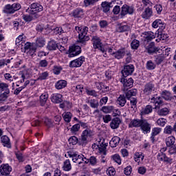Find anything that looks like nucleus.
I'll return each mask as SVG.
<instances>
[{
    "label": "nucleus",
    "instance_id": "obj_50",
    "mask_svg": "<svg viewBox=\"0 0 176 176\" xmlns=\"http://www.w3.org/2000/svg\"><path fill=\"white\" fill-rule=\"evenodd\" d=\"M129 30H130V28H129V25H124L118 26L117 31L118 32H124L126 31H129Z\"/></svg>",
    "mask_w": 176,
    "mask_h": 176
},
{
    "label": "nucleus",
    "instance_id": "obj_53",
    "mask_svg": "<svg viewBox=\"0 0 176 176\" xmlns=\"http://www.w3.org/2000/svg\"><path fill=\"white\" fill-rule=\"evenodd\" d=\"M80 129V124H76L71 128L72 133H76L79 131V129Z\"/></svg>",
    "mask_w": 176,
    "mask_h": 176
},
{
    "label": "nucleus",
    "instance_id": "obj_29",
    "mask_svg": "<svg viewBox=\"0 0 176 176\" xmlns=\"http://www.w3.org/2000/svg\"><path fill=\"white\" fill-rule=\"evenodd\" d=\"M160 131H162V129L161 128H154L152 130V133H151V140L152 141V142H155V136L157 135V134H160Z\"/></svg>",
    "mask_w": 176,
    "mask_h": 176
},
{
    "label": "nucleus",
    "instance_id": "obj_34",
    "mask_svg": "<svg viewBox=\"0 0 176 176\" xmlns=\"http://www.w3.org/2000/svg\"><path fill=\"white\" fill-rule=\"evenodd\" d=\"M157 157V160H159L160 162H170V158L167 157L166 156V154L162 152L158 153Z\"/></svg>",
    "mask_w": 176,
    "mask_h": 176
},
{
    "label": "nucleus",
    "instance_id": "obj_10",
    "mask_svg": "<svg viewBox=\"0 0 176 176\" xmlns=\"http://www.w3.org/2000/svg\"><path fill=\"white\" fill-rule=\"evenodd\" d=\"M134 13V8L127 5H124L122 7L121 16H126V14H133Z\"/></svg>",
    "mask_w": 176,
    "mask_h": 176
},
{
    "label": "nucleus",
    "instance_id": "obj_25",
    "mask_svg": "<svg viewBox=\"0 0 176 176\" xmlns=\"http://www.w3.org/2000/svg\"><path fill=\"white\" fill-rule=\"evenodd\" d=\"M111 5H112V3H109L107 1L102 3L101 6L104 13H108V12H109V10L111 9Z\"/></svg>",
    "mask_w": 176,
    "mask_h": 176
},
{
    "label": "nucleus",
    "instance_id": "obj_59",
    "mask_svg": "<svg viewBox=\"0 0 176 176\" xmlns=\"http://www.w3.org/2000/svg\"><path fill=\"white\" fill-rule=\"evenodd\" d=\"M96 2H98V0H85L84 3L85 6H89V5H94Z\"/></svg>",
    "mask_w": 176,
    "mask_h": 176
},
{
    "label": "nucleus",
    "instance_id": "obj_56",
    "mask_svg": "<svg viewBox=\"0 0 176 176\" xmlns=\"http://www.w3.org/2000/svg\"><path fill=\"white\" fill-rule=\"evenodd\" d=\"M45 124H46V126H47V127H52V126H53V122H52V120H50V119L47 118H44L43 119Z\"/></svg>",
    "mask_w": 176,
    "mask_h": 176
},
{
    "label": "nucleus",
    "instance_id": "obj_35",
    "mask_svg": "<svg viewBox=\"0 0 176 176\" xmlns=\"http://www.w3.org/2000/svg\"><path fill=\"white\" fill-rule=\"evenodd\" d=\"M155 36L159 38L160 41H166L167 38H168V35L166 34H163L162 32L159 30L155 32Z\"/></svg>",
    "mask_w": 176,
    "mask_h": 176
},
{
    "label": "nucleus",
    "instance_id": "obj_30",
    "mask_svg": "<svg viewBox=\"0 0 176 176\" xmlns=\"http://www.w3.org/2000/svg\"><path fill=\"white\" fill-rule=\"evenodd\" d=\"M117 102L118 105H120V107H124V105H126V102H127V100H126V96H124V95H120L117 100Z\"/></svg>",
    "mask_w": 176,
    "mask_h": 176
},
{
    "label": "nucleus",
    "instance_id": "obj_1",
    "mask_svg": "<svg viewBox=\"0 0 176 176\" xmlns=\"http://www.w3.org/2000/svg\"><path fill=\"white\" fill-rule=\"evenodd\" d=\"M27 10L34 19H39V17H41L39 12H42V10H43V6H41V4L38 3H34L31 4L30 10L28 8Z\"/></svg>",
    "mask_w": 176,
    "mask_h": 176
},
{
    "label": "nucleus",
    "instance_id": "obj_42",
    "mask_svg": "<svg viewBox=\"0 0 176 176\" xmlns=\"http://www.w3.org/2000/svg\"><path fill=\"white\" fill-rule=\"evenodd\" d=\"M153 111L152 106L147 105L144 109H142L141 111V115H148V113H151Z\"/></svg>",
    "mask_w": 176,
    "mask_h": 176
},
{
    "label": "nucleus",
    "instance_id": "obj_20",
    "mask_svg": "<svg viewBox=\"0 0 176 176\" xmlns=\"http://www.w3.org/2000/svg\"><path fill=\"white\" fill-rule=\"evenodd\" d=\"M146 49L148 50V53L150 54L155 53V52H159V49L155 46V43L153 42L150 43L148 46L146 47Z\"/></svg>",
    "mask_w": 176,
    "mask_h": 176
},
{
    "label": "nucleus",
    "instance_id": "obj_24",
    "mask_svg": "<svg viewBox=\"0 0 176 176\" xmlns=\"http://www.w3.org/2000/svg\"><path fill=\"white\" fill-rule=\"evenodd\" d=\"M58 47V44L54 41V40H51L48 42L47 45V49L48 50H56Z\"/></svg>",
    "mask_w": 176,
    "mask_h": 176
},
{
    "label": "nucleus",
    "instance_id": "obj_37",
    "mask_svg": "<svg viewBox=\"0 0 176 176\" xmlns=\"http://www.w3.org/2000/svg\"><path fill=\"white\" fill-rule=\"evenodd\" d=\"M81 135L85 137V138H89V137H92L93 136V131L90 129H85L82 131Z\"/></svg>",
    "mask_w": 176,
    "mask_h": 176
},
{
    "label": "nucleus",
    "instance_id": "obj_7",
    "mask_svg": "<svg viewBox=\"0 0 176 176\" xmlns=\"http://www.w3.org/2000/svg\"><path fill=\"white\" fill-rule=\"evenodd\" d=\"M69 57H75V56H78V54H80V52L82 51L80 50V46L72 45V47H69Z\"/></svg>",
    "mask_w": 176,
    "mask_h": 176
},
{
    "label": "nucleus",
    "instance_id": "obj_47",
    "mask_svg": "<svg viewBox=\"0 0 176 176\" xmlns=\"http://www.w3.org/2000/svg\"><path fill=\"white\" fill-rule=\"evenodd\" d=\"M87 142H88L87 138H85V136H82V135H81V138L78 140L79 145H82V146H86Z\"/></svg>",
    "mask_w": 176,
    "mask_h": 176
},
{
    "label": "nucleus",
    "instance_id": "obj_22",
    "mask_svg": "<svg viewBox=\"0 0 176 176\" xmlns=\"http://www.w3.org/2000/svg\"><path fill=\"white\" fill-rule=\"evenodd\" d=\"M1 142L3 143V145L4 146H6L7 148H11L12 145L10 144V139L6 135L2 136L1 138Z\"/></svg>",
    "mask_w": 176,
    "mask_h": 176
},
{
    "label": "nucleus",
    "instance_id": "obj_33",
    "mask_svg": "<svg viewBox=\"0 0 176 176\" xmlns=\"http://www.w3.org/2000/svg\"><path fill=\"white\" fill-rule=\"evenodd\" d=\"M63 168L64 171H71L72 166H71V162H69V160H66L63 162Z\"/></svg>",
    "mask_w": 176,
    "mask_h": 176
},
{
    "label": "nucleus",
    "instance_id": "obj_32",
    "mask_svg": "<svg viewBox=\"0 0 176 176\" xmlns=\"http://www.w3.org/2000/svg\"><path fill=\"white\" fill-rule=\"evenodd\" d=\"M165 60H166V56H164V54H162L156 57L155 62L156 63L157 65H160V64Z\"/></svg>",
    "mask_w": 176,
    "mask_h": 176
},
{
    "label": "nucleus",
    "instance_id": "obj_14",
    "mask_svg": "<svg viewBox=\"0 0 176 176\" xmlns=\"http://www.w3.org/2000/svg\"><path fill=\"white\" fill-rule=\"evenodd\" d=\"M144 118L142 119H133L131 120L129 123V127L133 129V127H141V124L142 123V120Z\"/></svg>",
    "mask_w": 176,
    "mask_h": 176
},
{
    "label": "nucleus",
    "instance_id": "obj_46",
    "mask_svg": "<svg viewBox=\"0 0 176 176\" xmlns=\"http://www.w3.org/2000/svg\"><path fill=\"white\" fill-rule=\"evenodd\" d=\"M101 111L104 112V113H111L112 111H113V106H104L102 107Z\"/></svg>",
    "mask_w": 176,
    "mask_h": 176
},
{
    "label": "nucleus",
    "instance_id": "obj_21",
    "mask_svg": "<svg viewBox=\"0 0 176 176\" xmlns=\"http://www.w3.org/2000/svg\"><path fill=\"white\" fill-rule=\"evenodd\" d=\"M119 142H120V138L115 136L111 139L109 142L110 146H111V148H116V146L119 145Z\"/></svg>",
    "mask_w": 176,
    "mask_h": 176
},
{
    "label": "nucleus",
    "instance_id": "obj_48",
    "mask_svg": "<svg viewBox=\"0 0 176 176\" xmlns=\"http://www.w3.org/2000/svg\"><path fill=\"white\" fill-rule=\"evenodd\" d=\"M131 46L132 49L137 50V49L140 47V41H138V40L137 39L133 40V41L131 43Z\"/></svg>",
    "mask_w": 176,
    "mask_h": 176
},
{
    "label": "nucleus",
    "instance_id": "obj_58",
    "mask_svg": "<svg viewBox=\"0 0 176 176\" xmlns=\"http://www.w3.org/2000/svg\"><path fill=\"white\" fill-rule=\"evenodd\" d=\"M102 119L104 123H109L112 120L111 115H105L102 116Z\"/></svg>",
    "mask_w": 176,
    "mask_h": 176
},
{
    "label": "nucleus",
    "instance_id": "obj_19",
    "mask_svg": "<svg viewBox=\"0 0 176 176\" xmlns=\"http://www.w3.org/2000/svg\"><path fill=\"white\" fill-rule=\"evenodd\" d=\"M113 56L118 60H120V58H123L126 55V51L124 50H119L118 51L113 52Z\"/></svg>",
    "mask_w": 176,
    "mask_h": 176
},
{
    "label": "nucleus",
    "instance_id": "obj_16",
    "mask_svg": "<svg viewBox=\"0 0 176 176\" xmlns=\"http://www.w3.org/2000/svg\"><path fill=\"white\" fill-rule=\"evenodd\" d=\"M156 36H157L156 33H153V32H147L145 34L144 42H146V43H148V42H151L152 39H155Z\"/></svg>",
    "mask_w": 176,
    "mask_h": 176
},
{
    "label": "nucleus",
    "instance_id": "obj_13",
    "mask_svg": "<svg viewBox=\"0 0 176 176\" xmlns=\"http://www.w3.org/2000/svg\"><path fill=\"white\" fill-rule=\"evenodd\" d=\"M120 123H122L120 118H115L113 120H111V122L110 123V127L113 130H116V129H119V126L120 125Z\"/></svg>",
    "mask_w": 176,
    "mask_h": 176
},
{
    "label": "nucleus",
    "instance_id": "obj_15",
    "mask_svg": "<svg viewBox=\"0 0 176 176\" xmlns=\"http://www.w3.org/2000/svg\"><path fill=\"white\" fill-rule=\"evenodd\" d=\"M51 100L54 104H60V102H63V95L60 94H53Z\"/></svg>",
    "mask_w": 176,
    "mask_h": 176
},
{
    "label": "nucleus",
    "instance_id": "obj_26",
    "mask_svg": "<svg viewBox=\"0 0 176 176\" xmlns=\"http://www.w3.org/2000/svg\"><path fill=\"white\" fill-rule=\"evenodd\" d=\"M64 87H67V81L64 80H60L56 83V88L58 90H61V89H64Z\"/></svg>",
    "mask_w": 176,
    "mask_h": 176
},
{
    "label": "nucleus",
    "instance_id": "obj_62",
    "mask_svg": "<svg viewBox=\"0 0 176 176\" xmlns=\"http://www.w3.org/2000/svg\"><path fill=\"white\" fill-rule=\"evenodd\" d=\"M9 94H6L5 92L2 93L0 94V102L2 101H6V100H8V97Z\"/></svg>",
    "mask_w": 176,
    "mask_h": 176
},
{
    "label": "nucleus",
    "instance_id": "obj_51",
    "mask_svg": "<svg viewBox=\"0 0 176 176\" xmlns=\"http://www.w3.org/2000/svg\"><path fill=\"white\" fill-rule=\"evenodd\" d=\"M112 159L118 164H122V160L120 159V155H119V154H115L114 155H113Z\"/></svg>",
    "mask_w": 176,
    "mask_h": 176
},
{
    "label": "nucleus",
    "instance_id": "obj_23",
    "mask_svg": "<svg viewBox=\"0 0 176 176\" xmlns=\"http://www.w3.org/2000/svg\"><path fill=\"white\" fill-rule=\"evenodd\" d=\"M0 90L4 91L6 94H10V89H9V85L5 82H0Z\"/></svg>",
    "mask_w": 176,
    "mask_h": 176
},
{
    "label": "nucleus",
    "instance_id": "obj_45",
    "mask_svg": "<svg viewBox=\"0 0 176 176\" xmlns=\"http://www.w3.org/2000/svg\"><path fill=\"white\" fill-rule=\"evenodd\" d=\"M45 38L40 37L37 38L36 44L34 45H36L38 47H43V46H45Z\"/></svg>",
    "mask_w": 176,
    "mask_h": 176
},
{
    "label": "nucleus",
    "instance_id": "obj_57",
    "mask_svg": "<svg viewBox=\"0 0 176 176\" xmlns=\"http://www.w3.org/2000/svg\"><path fill=\"white\" fill-rule=\"evenodd\" d=\"M69 142L70 144H72V145H75L76 144H78V138L76 136H72L69 139Z\"/></svg>",
    "mask_w": 176,
    "mask_h": 176
},
{
    "label": "nucleus",
    "instance_id": "obj_64",
    "mask_svg": "<svg viewBox=\"0 0 176 176\" xmlns=\"http://www.w3.org/2000/svg\"><path fill=\"white\" fill-rule=\"evenodd\" d=\"M107 174L109 176H113L116 174L115 168H109V170H107Z\"/></svg>",
    "mask_w": 176,
    "mask_h": 176
},
{
    "label": "nucleus",
    "instance_id": "obj_2",
    "mask_svg": "<svg viewBox=\"0 0 176 176\" xmlns=\"http://www.w3.org/2000/svg\"><path fill=\"white\" fill-rule=\"evenodd\" d=\"M155 93H156L155 84L153 82H147L144 87L143 94L144 96H153Z\"/></svg>",
    "mask_w": 176,
    "mask_h": 176
},
{
    "label": "nucleus",
    "instance_id": "obj_27",
    "mask_svg": "<svg viewBox=\"0 0 176 176\" xmlns=\"http://www.w3.org/2000/svg\"><path fill=\"white\" fill-rule=\"evenodd\" d=\"M47 98H49V95L47 94H43L40 96V104L41 107H45L46 102H47Z\"/></svg>",
    "mask_w": 176,
    "mask_h": 176
},
{
    "label": "nucleus",
    "instance_id": "obj_61",
    "mask_svg": "<svg viewBox=\"0 0 176 176\" xmlns=\"http://www.w3.org/2000/svg\"><path fill=\"white\" fill-rule=\"evenodd\" d=\"M23 17L25 21H32L34 19H36L34 17V15H23Z\"/></svg>",
    "mask_w": 176,
    "mask_h": 176
},
{
    "label": "nucleus",
    "instance_id": "obj_60",
    "mask_svg": "<svg viewBox=\"0 0 176 176\" xmlns=\"http://www.w3.org/2000/svg\"><path fill=\"white\" fill-rule=\"evenodd\" d=\"M131 171H133L131 166H127L124 170V174H125V175H130L131 174Z\"/></svg>",
    "mask_w": 176,
    "mask_h": 176
},
{
    "label": "nucleus",
    "instance_id": "obj_55",
    "mask_svg": "<svg viewBox=\"0 0 176 176\" xmlns=\"http://www.w3.org/2000/svg\"><path fill=\"white\" fill-rule=\"evenodd\" d=\"M162 24V21L160 19H156L152 23L153 28H159V25Z\"/></svg>",
    "mask_w": 176,
    "mask_h": 176
},
{
    "label": "nucleus",
    "instance_id": "obj_9",
    "mask_svg": "<svg viewBox=\"0 0 176 176\" xmlns=\"http://www.w3.org/2000/svg\"><path fill=\"white\" fill-rule=\"evenodd\" d=\"M133 72H134V65H125L122 71V76L124 78H126L129 75H131Z\"/></svg>",
    "mask_w": 176,
    "mask_h": 176
},
{
    "label": "nucleus",
    "instance_id": "obj_12",
    "mask_svg": "<svg viewBox=\"0 0 176 176\" xmlns=\"http://www.w3.org/2000/svg\"><path fill=\"white\" fill-rule=\"evenodd\" d=\"M12 171V168L9 164H4L0 166V173L1 175H9Z\"/></svg>",
    "mask_w": 176,
    "mask_h": 176
},
{
    "label": "nucleus",
    "instance_id": "obj_49",
    "mask_svg": "<svg viewBox=\"0 0 176 176\" xmlns=\"http://www.w3.org/2000/svg\"><path fill=\"white\" fill-rule=\"evenodd\" d=\"M169 112L170 111L167 108H163L158 111V115H160V116H166L168 115Z\"/></svg>",
    "mask_w": 176,
    "mask_h": 176
},
{
    "label": "nucleus",
    "instance_id": "obj_17",
    "mask_svg": "<svg viewBox=\"0 0 176 176\" xmlns=\"http://www.w3.org/2000/svg\"><path fill=\"white\" fill-rule=\"evenodd\" d=\"M153 13V12H152V8L148 7L145 9L144 12H142V19L148 20V19L152 16Z\"/></svg>",
    "mask_w": 176,
    "mask_h": 176
},
{
    "label": "nucleus",
    "instance_id": "obj_18",
    "mask_svg": "<svg viewBox=\"0 0 176 176\" xmlns=\"http://www.w3.org/2000/svg\"><path fill=\"white\" fill-rule=\"evenodd\" d=\"M125 96L127 100H131V98H134L135 96H137V89H132L131 90L127 91L125 92Z\"/></svg>",
    "mask_w": 176,
    "mask_h": 176
},
{
    "label": "nucleus",
    "instance_id": "obj_54",
    "mask_svg": "<svg viewBox=\"0 0 176 176\" xmlns=\"http://www.w3.org/2000/svg\"><path fill=\"white\" fill-rule=\"evenodd\" d=\"M47 76H49V73H47V72H45L40 74L38 79L39 80H45V79H46V78H47Z\"/></svg>",
    "mask_w": 176,
    "mask_h": 176
},
{
    "label": "nucleus",
    "instance_id": "obj_28",
    "mask_svg": "<svg viewBox=\"0 0 176 176\" xmlns=\"http://www.w3.org/2000/svg\"><path fill=\"white\" fill-rule=\"evenodd\" d=\"M151 102H153V104H155V108H157V107H160V105H162L163 104V101H162V99L160 98V97H153L151 99ZM156 104L157 105H156Z\"/></svg>",
    "mask_w": 176,
    "mask_h": 176
},
{
    "label": "nucleus",
    "instance_id": "obj_52",
    "mask_svg": "<svg viewBox=\"0 0 176 176\" xmlns=\"http://www.w3.org/2000/svg\"><path fill=\"white\" fill-rule=\"evenodd\" d=\"M49 64V62L46 60V59H43L39 61L38 67H41V68H46Z\"/></svg>",
    "mask_w": 176,
    "mask_h": 176
},
{
    "label": "nucleus",
    "instance_id": "obj_11",
    "mask_svg": "<svg viewBox=\"0 0 176 176\" xmlns=\"http://www.w3.org/2000/svg\"><path fill=\"white\" fill-rule=\"evenodd\" d=\"M151 124L148 122V120L143 119L140 125V129L144 133H149L151 131Z\"/></svg>",
    "mask_w": 176,
    "mask_h": 176
},
{
    "label": "nucleus",
    "instance_id": "obj_4",
    "mask_svg": "<svg viewBox=\"0 0 176 176\" xmlns=\"http://www.w3.org/2000/svg\"><path fill=\"white\" fill-rule=\"evenodd\" d=\"M98 142V145L97 146L99 153L104 155H107V146H108V143H105V139H104V138H99Z\"/></svg>",
    "mask_w": 176,
    "mask_h": 176
},
{
    "label": "nucleus",
    "instance_id": "obj_39",
    "mask_svg": "<svg viewBox=\"0 0 176 176\" xmlns=\"http://www.w3.org/2000/svg\"><path fill=\"white\" fill-rule=\"evenodd\" d=\"M36 52V45L32 44L30 49L28 50L25 53H27L28 56H34Z\"/></svg>",
    "mask_w": 176,
    "mask_h": 176
},
{
    "label": "nucleus",
    "instance_id": "obj_63",
    "mask_svg": "<svg viewBox=\"0 0 176 176\" xmlns=\"http://www.w3.org/2000/svg\"><path fill=\"white\" fill-rule=\"evenodd\" d=\"M131 105H132V108H135L137 107V98H132L129 99Z\"/></svg>",
    "mask_w": 176,
    "mask_h": 176
},
{
    "label": "nucleus",
    "instance_id": "obj_31",
    "mask_svg": "<svg viewBox=\"0 0 176 176\" xmlns=\"http://www.w3.org/2000/svg\"><path fill=\"white\" fill-rule=\"evenodd\" d=\"M72 15L76 18L82 17L83 15V10L82 8H76L73 11Z\"/></svg>",
    "mask_w": 176,
    "mask_h": 176
},
{
    "label": "nucleus",
    "instance_id": "obj_44",
    "mask_svg": "<svg viewBox=\"0 0 176 176\" xmlns=\"http://www.w3.org/2000/svg\"><path fill=\"white\" fill-rule=\"evenodd\" d=\"M146 68L149 71H152V69H155V68H156V65L153 63L152 60H148L146 64Z\"/></svg>",
    "mask_w": 176,
    "mask_h": 176
},
{
    "label": "nucleus",
    "instance_id": "obj_36",
    "mask_svg": "<svg viewBox=\"0 0 176 176\" xmlns=\"http://www.w3.org/2000/svg\"><path fill=\"white\" fill-rule=\"evenodd\" d=\"M89 31V28L87 26H82V30L78 32V36H80V38H83L85 35H87V32Z\"/></svg>",
    "mask_w": 176,
    "mask_h": 176
},
{
    "label": "nucleus",
    "instance_id": "obj_38",
    "mask_svg": "<svg viewBox=\"0 0 176 176\" xmlns=\"http://www.w3.org/2000/svg\"><path fill=\"white\" fill-rule=\"evenodd\" d=\"M65 122L69 123L71 122V119L72 118V113L71 112H65L62 115Z\"/></svg>",
    "mask_w": 176,
    "mask_h": 176
},
{
    "label": "nucleus",
    "instance_id": "obj_6",
    "mask_svg": "<svg viewBox=\"0 0 176 176\" xmlns=\"http://www.w3.org/2000/svg\"><path fill=\"white\" fill-rule=\"evenodd\" d=\"M120 82L121 83L123 84L124 91H126V90H128L129 88L130 89L131 87H133V85H134V80H133V78H121Z\"/></svg>",
    "mask_w": 176,
    "mask_h": 176
},
{
    "label": "nucleus",
    "instance_id": "obj_3",
    "mask_svg": "<svg viewBox=\"0 0 176 176\" xmlns=\"http://www.w3.org/2000/svg\"><path fill=\"white\" fill-rule=\"evenodd\" d=\"M20 9H21L20 3H14L12 5L8 4L4 8L3 13H6L7 14H13L14 12H17V10H20Z\"/></svg>",
    "mask_w": 176,
    "mask_h": 176
},
{
    "label": "nucleus",
    "instance_id": "obj_5",
    "mask_svg": "<svg viewBox=\"0 0 176 176\" xmlns=\"http://www.w3.org/2000/svg\"><path fill=\"white\" fill-rule=\"evenodd\" d=\"M92 42L94 49H98L99 50H100V52H102V53H104V52H105V49H104L102 43H101V40L98 36H94L92 37Z\"/></svg>",
    "mask_w": 176,
    "mask_h": 176
},
{
    "label": "nucleus",
    "instance_id": "obj_40",
    "mask_svg": "<svg viewBox=\"0 0 176 176\" xmlns=\"http://www.w3.org/2000/svg\"><path fill=\"white\" fill-rule=\"evenodd\" d=\"M175 142V138L174 136L168 137L166 139V144L168 146H171L172 145H174Z\"/></svg>",
    "mask_w": 176,
    "mask_h": 176
},
{
    "label": "nucleus",
    "instance_id": "obj_43",
    "mask_svg": "<svg viewBox=\"0 0 176 176\" xmlns=\"http://www.w3.org/2000/svg\"><path fill=\"white\" fill-rule=\"evenodd\" d=\"M90 39V37L89 36L85 35L82 36V38H80V36H78V42L80 43H82V46H85L86 45V42Z\"/></svg>",
    "mask_w": 176,
    "mask_h": 176
},
{
    "label": "nucleus",
    "instance_id": "obj_8",
    "mask_svg": "<svg viewBox=\"0 0 176 176\" xmlns=\"http://www.w3.org/2000/svg\"><path fill=\"white\" fill-rule=\"evenodd\" d=\"M84 62L85 56H80V58L71 61L69 63V67L72 68L82 67V64H83Z\"/></svg>",
    "mask_w": 176,
    "mask_h": 176
},
{
    "label": "nucleus",
    "instance_id": "obj_41",
    "mask_svg": "<svg viewBox=\"0 0 176 176\" xmlns=\"http://www.w3.org/2000/svg\"><path fill=\"white\" fill-rule=\"evenodd\" d=\"M162 97H163V98L164 100H166V101H170V100H171V93H170V91H164L162 93Z\"/></svg>",
    "mask_w": 176,
    "mask_h": 176
}]
</instances>
